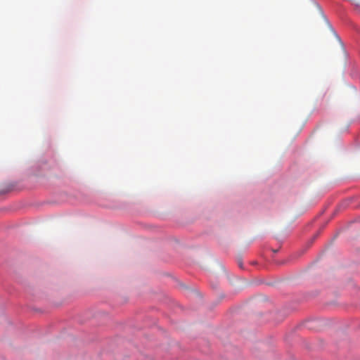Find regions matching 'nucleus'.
<instances>
[{"label":"nucleus","mask_w":360,"mask_h":360,"mask_svg":"<svg viewBox=\"0 0 360 360\" xmlns=\"http://www.w3.org/2000/svg\"><path fill=\"white\" fill-rule=\"evenodd\" d=\"M319 23L320 31L329 32L330 34H335L330 24L329 23L321 8L316 5V23Z\"/></svg>","instance_id":"1"},{"label":"nucleus","mask_w":360,"mask_h":360,"mask_svg":"<svg viewBox=\"0 0 360 360\" xmlns=\"http://www.w3.org/2000/svg\"><path fill=\"white\" fill-rule=\"evenodd\" d=\"M11 189H12V187L11 186H7L5 188L0 189V195H3L8 193L10 191H11Z\"/></svg>","instance_id":"2"},{"label":"nucleus","mask_w":360,"mask_h":360,"mask_svg":"<svg viewBox=\"0 0 360 360\" xmlns=\"http://www.w3.org/2000/svg\"><path fill=\"white\" fill-rule=\"evenodd\" d=\"M238 266H239V267H240V268H241V269H243V264L242 262H238Z\"/></svg>","instance_id":"3"}]
</instances>
